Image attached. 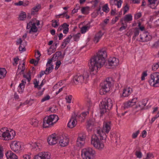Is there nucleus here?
Returning a JSON list of instances; mask_svg holds the SVG:
<instances>
[{"instance_id": "obj_59", "label": "nucleus", "mask_w": 159, "mask_h": 159, "mask_svg": "<svg viewBox=\"0 0 159 159\" xmlns=\"http://www.w3.org/2000/svg\"><path fill=\"white\" fill-rule=\"evenodd\" d=\"M92 121L91 120H89L87 122V126H88L89 127L92 125Z\"/></svg>"}, {"instance_id": "obj_5", "label": "nucleus", "mask_w": 159, "mask_h": 159, "mask_svg": "<svg viewBox=\"0 0 159 159\" xmlns=\"http://www.w3.org/2000/svg\"><path fill=\"white\" fill-rule=\"evenodd\" d=\"M102 140L100 139H99L97 134H93L91 137V144L96 149L101 150L104 147V144L102 141Z\"/></svg>"}, {"instance_id": "obj_50", "label": "nucleus", "mask_w": 159, "mask_h": 159, "mask_svg": "<svg viewBox=\"0 0 159 159\" xmlns=\"http://www.w3.org/2000/svg\"><path fill=\"white\" fill-rule=\"evenodd\" d=\"M50 98V96L49 95H48L43 98L41 100V102H43L45 101L49 100Z\"/></svg>"}, {"instance_id": "obj_55", "label": "nucleus", "mask_w": 159, "mask_h": 159, "mask_svg": "<svg viewBox=\"0 0 159 159\" xmlns=\"http://www.w3.org/2000/svg\"><path fill=\"white\" fill-rule=\"evenodd\" d=\"M62 26V28L66 29V28H68L69 26V25L67 24L66 23H64L63 24L61 25Z\"/></svg>"}, {"instance_id": "obj_25", "label": "nucleus", "mask_w": 159, "mask_h": 159, "mask_svg": "<svg viewBox=\"0 0 159 159\" xmlns=\"http://www.w3.org/2000/svg\"><path fill=\"white\" fill-rule=\"evenodd\" d=\"M32 147V149L34 150L39 151L40 150L41 146L40 143H35L33 145Z\"/></svg>"}, {"instance_id": "obj_58", "label": "nucleus", "mask_w": 159, "mask_h": 159, "mask_svg": "<svg viewBox=\"0 0 159 159\" xmlns=\"http://www.w3.org/2000/svg\"><path fill=\"white\" fill-rule=\"evenodd\" d=\"M159 46V40L155 42L152 46V47L157 48Z\"/></svg>"}, {"instance_id": "obj_56", "label": "nucleus", "mask_w": 159, "mask_h": 159, "mask_svg": "<svg viewBox=\"0 0 159 159\" xmlns=\"http://www.w3.org/2000/svg\"><path fill=\"white\" fill-rule=\"evenodd\" d=\"M142 15L141 13H139L136 14L135 16V19H138Z\"/></svg>"}, {"instance_id": "obj_41", "label": "nucleus", "mask_w": 159, "mask_h": 159, "mask_svg": "<svg viewBox=\"0 0 159 159\" xmlns=\"http://www.w3.org/2000/svg\"><path fill=\"white\" fill-rule=\"evenodd\" d=\"M158 0H148V2L149 3V4H148V6H149V5L152 4H155L156 2ZM159 2V0L157 5L158 4Z\"/></svg>"}, {"instance_id": "obj_6", "label": "nucleus", "mask_w": 159, "mask_h": 159, "mask_svg": "<svg viewBox=\"0 0 159 159\" xmlns=\"http://www.w3.org/2000/svg\"><path fill=\"white\" fill-rule=\"evenodd\" d=\"M54 60L55 59L54 58V57H52L51 59H48V61L46 64V66H49V64H50V66L47 67L46 70L44 71H41L40 72V74L38 75L39 77H41L44 74L48 75L51 73L52 70L53 69V65H52V63L51 64V63L52 62V60Z\"/></svg>"}, {"instance_id": "obj_23", "label": "nucleus", "mask_w": 159, "mask_h": 159, "mask_svg": "<svg viewBox=\"0 0 159 159\" xmlns=\"http://www.w3.org/2000/svg\"><path fill=\"white\" fill-rule=\"evenodd\" d=\"M84 139L80 137H78L76 141L77 145L79 147H82L84 143Z\"/></svg>"}, {"instance_id": "obj_20", "label": "nucleus", "mask_w": 159, "mask_h": 159, "mask_svg": "<svg viewBox=\"0 0 159 159\" xmlns=\"http://www.w3.org/2000/svg\"><path fill=\"white\" fill-rule=\"evenodd\" d=\"M103 33H102L101 31H99L95 35L93 39V41L95 43H97L99 41V39L103 35Z\"/></svg>"}, {"instance_id": "obj_53", "label": "nucleus", "mask_w": 159, "mask_h": 159, "mask_svg": "<svg viewBox=\"0 0 159 159\" xmlns=\"http://www.w3.org/2000/svg\"><path fill=\"white\" fill-rule=\"evenodd\" d=\"M135 155L137 157L140 158L142 157V153L140 152L136 151L135 152Z\"/></svg>"}, {"instance_id": "obj_22", "label": "nucleus", "mask_w": 159, "mask_h": 159, "mask_svg": "<svg viewBox=\"0 0 159 159\" xmlns=\"http://www.w3.org/2000/svg\"><path fill=\"white\" fill-rule=\"evenodd\" d=\"M26 84V80L25 79L22 80L21 83H20L18 86V91L20 93H21L23 92Z\"/></svg>"}, {"instance_id": "obj_35", "label": "nucleus", "mask_w": 159, "mask_h": 159, "mask_svg": "<svg viewBox=\"0 0 159 159\" xmlns=\"http://www.w3.org/2000/svg\"><path fill=\"white\" fill-rule=\"evenodd\" d=\"M31 124L34 126L37 127L38 126V121L36 119H32Z\"/></svg>"}, {"instance_id": "obj_45", "label": "nucleus", "mask_w": 159, "mask_h": 159, "mask_svg": "<svg viewBox=\"0 0 159 159\" xmlns=\"http://www.w3.org/2000/svg\"><path fill=\"white\" fill-rule=\"evenodd\" d=\"M72 95H69L66 97V99L67 100V102L68 103H70L71 102V101L72 99Z\"/></svg>"}, {"instance_id": "obj_29", "label": "nucleus", "mask_w": 159, "mask_h": 159, "mask_svg": "<svg viewBox=\"0 0 159 159\" xmlns=\"http://www.w3.org/2000/svg\"><path fill=\"white\" fill-rule=\"evenodd\" d=\"M26 17V15L25 12H22L19 15V19L20 20H25Z\"/></svg>"}, {"instance_id": "obj_63", "label": "nucleus", "mask_w": 159, "mask_h": 159, "mask_svg": "<svg viewBox=\"0 0 159 159\" xmlns=\"http://www.w3.org/2000/svg\"><path fill=\"white\" fill-rule=\"evenodd\" d=\"M32 25V22L30 21L28 23H27L26 29H29L30 28L31 29Z\"/></svg>"}, {"instance_id": "obj_14", "label": "nucleus", "mask_w": 159, "mask_h": 159, "mask_svg": "<svg viewBox=\"0 0 159 159\" xmlns=\"http://www.w3.org/2000/svg\"><path fill=\"white\" fill-rule=\"evenodd\" d=\"M111 121L104 122L103 123L102 129L105 133L108 134L110 131L111 129Z\"/></svg>"}, {"instance_id": "obj_7", "label": "nucleus", "mask_w": 159, "mask_h": 159, "mask_svg": "<svg viewBox=\"0 0 159 159\" xmlns=\"http://www.w3.org/2000/svg\"><path fill=\"white\" fill-rule=\"evenodd\" d=\"M84 154V157L83 158L85 159H93V155L95 154L94 150L91 148H89L87 149H83L82 151V156Z\"/></svg>"}, {"instance_id": "obj_11", "label": "nucleus", "mask_w": 159, "mask_h": 159, "mask_svg": "<svg viewBox=\"0 0 159 159\" xmlns=\"http://www.w3.org/2000/svg\"><path fill=\"white\" fill-rule=\"evenodd\" d=\"M96 130L98 134L97 136H98V137H99L101 140H106L107 138V135L104 132L102 129L100 127H98Z\"/></svg>"}, {"instance_id": "obj_37", "label": "nucleus", "mask_w": 159, "mask_h": 159, "mask_svg": "<svg viewBox=\"0 0 159 159\" xmlns=\"http://www.w3.org/2000/svg\"><path fill=\"white\" fill-rule=\"evenodd\" d=\"M26 45V42H25V44H20L19 47V50L20 51H25L26 50L25 48V46Z\"/></svg>"}, {"instance_id": "obj_24", "label": "nucleus", "mask_w": 159, "mask_h": 159, "mask_svg": "<svg viewBox=\"0 0 159 159\" xmlns=\"http://www.w3.org/2000/svg\"><path fill=\"white\" fill-rule=\"evenodd\" d=\"M7 71L4 68H0V79H3L6 76Z\"/></svg>"}, {"instance_id": "obj_15", "label": "nucleus", "mask_w": 159, "mask_h": 159, "mask_svg": "<svg viewBox=\"0 0 159 159\" xmlns=\"http://www.w3.org/2000/svg\"><path fill=\"white\" fill-rule=\"evenodd\" d=\"M58 136L57 137L54 136L53 134L48 137V143L50 145H53L56 144L57 142Z\"/></svg>"}, {"instance_id": "obj_49", "label": "nucleus", "mask_w": 159, "mask_h": 159, "mask_svg": "<svg viewBox=\"0 0 159 159\" xmlns=\"http://www.w3.org/2000/svg\"><path fill=\"white\" fill-rule=\"evenodd\" d=\"M37 55H38V56L37 57L36 54V53H35V57H36L37 60H38V61H39L40 60V57L41 56V54H40V52L38 50L37 51Z\"/></svg>"}, {"instance_id": "obj_1", "label": "nucleus", "mask_w": 159, "mask_h": 159, "mask_svg": "<svg viewBox=\"0 0 159 159\" xmlns=\"http://www.w3.org/2000/svg\"><path fill=\"white\" fill-rule=\"evenodd\" d=\"M107 56L106 48H102L90 60L89 63V69L92 72L98 70V68L101 67L105 62V59Z\"/></svg>"}, {"instance_id": "obj_12", "label": "nucleus", "mask_w": 159, "mask_h": 159, "mask_svg": "<svg viewBox=\"0 0 159 159\" xmlns=\"http://www.w3.org/2000/svg\"><path fill=\"white\" fill-rule=\"evenodd\" d=\"M34 159H50V156L48 153L41 152L35 155Z\"/></svg>"}, {"instance_id": "obj_8", "label": "nucleus", "mask_w": 159, "mask_h": 159, "mask_svg": "<svg viewBox=\"0 0 159 159\" xmlns=\"http://www.w3.org/2000/svg\"><path fill=\"white\" fill-rule=\"evenodd\" d=\"M151 80L149 81L150 84L154 87L159 86V75L158 73H155L151 75Z\"/></svg>"}, {"instance_id": "obj_30", "label": "nucleus", "mask_w": 159, "mask_h": 159, "mask_svg": "<svg viewBox=\"0 0 159 159\" xmlns=\"http://www.w3.org/2000/svg\"><path fill=\"white\" fill-rule=\"evenodd\" d=\"M53 57H54L55 60H56L59 57H60L61 58H63L64 56L62 55L61 52L60 51L57 52L53 55Z\"/></svg>"}, {"instance_id": "obj_44", "label": "nucleus", "mask_w": 159, "mask_h": 159, "mask_svg": "<svg viewBox=\"0 0 159 159\" xmlns=\"http://www.w3.org/2000/svg\"><path fill=\"white\" fill-rule=\"evenodd\" d=\"M61 64V62L60 61H57L56 63V66L55 67V70H57L59 68Z\"/></svg>"}, {"instance_id": "obj_52", "label": "nucleus", "mask_w": 159, "mask_h": 159, "mask_svg": "<svg viewBox=\"0 0 159 159\" xmlns=\"http://www.w3.org/2000/svg\"><path fill=\"white\" fill-rule=\"evenodd\" d=\"M14 61L15 62V63H13V65H15V64L16 65L18 64V61L19 60V57H16L15 58L13 59Z\"/></svg>"}, {"instance_id": "obj_27", "label": "nucleus", "mask_w": 159, "mask_h": 159, "mask_svg": "<svg viewBox=\"0 0 159 159\" xmlns=\"http://www.w3.org/2000/svg\"><path fill=\"white\" fill-rule=\"evenodd\" d=\"M12 154H15L13 153L11 151L7 152L5 154L7 159H11L14 158Z\"/></svg>"}, {"instance_id": "obj_61", "label": "nucleus", "mask_w": 159, "mask_h": 159, "mask_svg": "<svg viewBox=\"0 0 159 159\" xmlns=\"http://www.w3.org/2000/svg\"><path fill=\"white\" fill-rule=\"evenodd\" d=\"M89 8V7H83L81 9V12L82 13H83V14H85V11H86V9L87 8Z\"/></svg>"}, {"instance_id": "obj_42", "label": "nucleus", "mask_w": 159, "mask_h": 159, "mask_svg": "<svg viewBox=\"0 0 159 159\" xmlns=\"http://www.w3.org/2000/svg\"><path fill=\"white\" fill-rule=\"evenodd\" d=\"M52 25L54 27L56 28L59 25L57 24V22L56 20H52Z\"/></svg>"}, {"instance_id": "obj_31", "label": "nucleus", "mask_w": 159, "mask_h": 159, "mask_svg": "<svg viewBox=\"0 0 159 159\" xmlns=\"http://www.w3.org/2000/svg\"><path fill=\"white\" fill-rule=\"evenodd\" d=\"M70 40H69L68 38H66L64 40L62 44L61 45V47L62 48H64L66 46V45L70 42Z\"/></svg>"}, {"instance_id": "obj_33", "label": "nucleus", "mask_w": 159, "mask_h": 159, "mask_svg": "<svg viewBox=\"0 0 159 159\" xmlns=\"http://www.w3.org/2000/svg\"><path fill=\"white\" fill-rule=\"evenodd\" d=\"M56 48H55L53 45L51 46L49 48L48 50V52L49 53L48 54L50 55L52 53L56 51Z\"/></svg>"}, {"instance_id": "obj_46", "label": "nucleus", "mask_w": 159, "mask_h": 159, "mask_svg": "<svg viewBox=\"0 0 159 159\" xmlns=\"http://www.w3.org/2000/svg\"><path fill=\"white\" fill-rule=\"evenodd\" d=\"M159 67V65L158 63H156L155 65H153L152 67V70H156Z\"/></svg>"}, {"instance_id": "obj_21", "label": "nucleus", "mask_w": 159, "mask_h": 159, "mask_svg": "<svg viewBox=\"0 0 159 159\" xmlns=\"http://www.w3.org/2000/svg\"><path fill=\"white\" fill-rule=\"evenodd\" d=\"M133 90L129 88L124 89L122 93V96L126 97L129 96L132 92Z\"/></svg>"}, {"instance_id": "obj_64", "label": "nucleus", "mask_w": 159, "mask_h": 159, "mask_svg": "<svg viewBox=\"0 0 159 159\" xmlns=\"http://www.w3.org/2000/svg\"><path fill=\"white\" fill-rule=\"evenodd\" d=\"M147 132L145 130H144L142 132V136L143 138H145L146 136Z\"/></svg>"}, {"instance_id": "obj_47", "label": "nucleus", "mask_w": 159, "mask_h": 159, "mask_svg": "<svg viewBox=\"0 0 159 159\" xmlns=\"http://www.w3.org/2000/svg\"><path fill=\"white\" fill-rule=\"evenodd\" d=\"M123 8L124 10V14H125L129 9V7L128 6L127 4H126Z\"/></svg>"}, {"instance_id": "obj_9", "label": "nucleus", "mask_w": 159, "mask_h": 159, "mask_svg": "<svg viewBox=\"0 0 159 159\" xmlns=\"http://www.w3.org/2000/svg\"><path fill=\"white\" fill-rule=\"evenodd\" d=\"M58 139L59 141V144L61 147L67 146L69 142V139L66 137L61 135L58 136Z\"/></svg>"}, {"instance_id": "obj_28", "label": "nucleus", "mask_w": 159, "mask_h": 159, "mask_svg": "<svg viewBox=\"0 0 159 159\" xmlns=\"http://www.w3.org/2000/svg\"><path fill=\"white\" fill-rule=\"evenodd\" d=\"M134 35L133 36V39H135L136 37L139 35L140 31L139 28L137 27L134 28Z\"/></svg>"}, {"instance_id": "obj_3", "label": "nucleus", "mask_w": 159, "mask_h": 159, "mask_svg": "<svg viewBox=\"0 0 159 159\" xmlns=\"http://www.w3.org/2000/svg\"><path fill=\"white\" fill-rule=\"evenodd\" d=\"M100 112L102 115L107 112V110H111L112 107V101L110 98H104L101 102L100 105Z\"/></svg>"}, {"instance_id": "obj_34", "label": "nucleus", "mask_w": 159, "mask_h": 159, "mask_svg": "<svg viewBox=\"0 0 159 159\" xmlns=\"http://www.w3.org/2000/svg\"><path fill=\"white\" fill-rule=\"evenodd\" d=\"M114 2L116 5L117 6L118 8H120L121 7L122 1L121 0H114Z\"/></svg>"}, {"instance_id": "obj_54", "label": "nucleus", "mask_w": 159, "mask_h": 159, "mask_svg": "<svg viewBox=\"0 0 159 159\" xmlns=\"http://www.w3.org/2000/svg\"><path fill=\"white\" fill-rule=\"evenodd\" d=\"M139 133V130H138L137 131H136V132H135V133H134L132 135L133 138V139L136 138L137 137Z\"/></svg>"}, {"instance_id": "obj_2", "label": "nucleus", "mask_w": 159, "mask_h": 159, "mask_svg": "<svg viewBox=\"0 0 159 159\" xmlns=\"http://www.w3.org/2000/svg\"><path fill=\"white\" fill-rule=\"evenodd\" d=\"M113 81L111 77H108L100 84L101 88L100 90V93L101 95L105 94L110 91L112 83Z\"/></svg>"}, {"instance_id": "obj_17", "label": "nucleus", "mask_w": 159, "mask_h": 159, "mask_svg": "<svg viewBox=\"0 0 159 159\" xmlns=\"http://www.w3.org/2000/svg\"><path fill=\"white\" fill-rule=\"evenodd\" d=\"M73 80L76 84L81 83L84 81V77L81 75H76L74 77Z\"/></svg>"}, {"instance_id": "obj_48", "label": "nucleus", "mask_w": 159, "mask_h": 159, "mask_svg": "<svg viewBox=\"0 0 159 159\" xmlns=\"http://www.w3.org/2000/svg\"><path fill=\"white\" fill-rule=\"evenodd\" d=\"M38 30L37 28H31L29 31V33H31V32L34 33L38 31Z\"/></svg>"}, {"instance_id": "obj_36", "label": "nucleus", "mask_w": 159, "mask_h": 159, "mask_svg": "<svg viewBox=\"0 0 159 159\" xmlns=\"http://www.w3.org/2000/svg\"><path fill=\"white\" fill-rule=\"evenodd\" d=\"M90 27V26H87L85 25L83 26L81 28V33H84L87 30V29H89Z\"/></svg>"}, {"instance_id": "obj_19", "label": "nucleus", "mask_w": 159, "mask_h": 159, "mask_svg": "<svg viewBox=\"0 0 159 159\" xmlns=\"http://www.w3.org/2000/svg\"><path fill=\"white\" fill-rule=\"evenodd\" d=\"M15 135V133H14V135L13 136L11 137V135L9 132L8 130H7V131L5 132H4L2 134V136L3 138H4V140H11L13 138L14 136Z\"/></svg>"}, {"instance_id": "obj_40", "label": "nucleus", "mask_w": 159, "mask_h": 159, "mask_svg": "<svg viewBox=\"0 0 159 159\" xmlns=\"http://www.w3.org/2000/svg\"><path fill=\"white\" fill-rule=\"evenodd\" d=\"M39 61L35 60L34 59H32L30 61V63L32 64H34V65L36 66L37 65Z\"/></svg>"}, {"instance_id": "obj_57", "label": "nucleus", "mask_w": 159, "mask_h": 159, "mask_svg": "<svg viewBox=\"0 0 159 159\" xmlns=\"http://www.w3.org/2000/svg\"><path fill=\"white\" fill-rule=\"evenodd\" d=\"M147 73L146 71L144 72L142 74L141 77V80H144L145 79V77L147 76Z\"/></svg>"}, {"instance_id": "obj_26", "label": "nucleus", "mask_w": 159, "mask_h": 159, "mask_svg": "<svg viewBox=\"0 0 159 159\" xmlns=\"http://www.w3.org/2000/svg\"><path fill=\"white\" fill-rule=\"evenodd\" d=\"M125 22H128L131 21L132 20V17L131 14L126 15L123 18Z\"/></svg>"}, {"instance_id": "obj_38", "label": "nucleus", "mask_w": 159, "mask_h": 159, "mask_svg": "<svg viewBox=\"0 0 159 159\" xmlns=\"http://www.w3.org/2000/svg\"><path fill=\"white\" fill-rule=\"evenodd\" d=\"M102 10L106 13L109 11V8L108 7L107 4H105L102 7Z\"/></svg>"}, {"instance_id": "obj_32", "label": "nucleus", "mask_w": 159, "mask_h": 159, "mask_svg": "<svg viewBox=\"0 0 159 159\" xmlns=\"http://www.w3.org/2000/svg\"><path fill=\"white\" fill-rule=\"evenodd\" d=\"M134 105L133 102H132L130 101H129L124 103V107L128 108V107H131Z\"/></svg>"}, {"instance_id": "obj_18", "label": "nucleus", "mask_w": 159, "mask_h": 159, "mask_svg": "<svg viewBox=\"0 0 159 159\" xmlns=\"http://www.w3.org/2000/svg\"><path fill=\"white\" fill-rule=\"evenodd\" d=\"M12 150L15 152L18 151L20 148V145L16 141H13L10 145Z\"/></svg>"}, {"instance_id": "obj_16", "label": "nucleus", "mask_w": 159, "mask_h": 159, "mask_svg": "<svg viewBox=\"0 0 159 159\" xmlns=\"http://www.w3.org/2000/svg\"><path fill=\"white\" fill-rule=\"evenodd\" d=\"M76 116L74 117L72 116L70 121H69L67 126L68 127L70 128H72L75 126L77 124V121L76 120Z\"/></svg>"}, {"instance_id": "obj_13", "label": "nucleus", "mask_w": 159, "mask_h": 159, "mask_svg": "<svg viewBox=\"0 0 159 159\" xmlns=\"http://www.w3.org/2000/svg\"><path fill=\"white\" fill-rule=\"evenodd\" d=\"M140 39L143 42H147L150 40L152 39V37L145 32H143L140 34Z\"/></svg>"}, {"instance_id": "obj_60", "label": "nucleus", "mask_w": 159, "mask_h": 159, "mask_svg": "<svg viewBox=\"0 0 159 159\" xmlns=\"http://www.w3.org/2000/svg\"><path fill=\"white\" fill-rule=\"evenodd\" d=\"M125 25H124V26H122L119 28V30L122 31L123 30H125L127 26V24H125Z\"/></svg>"}, {"instance_id": "obj_39", "label": "nucleus", "mask_w": 159, "mask_h": 159, "mask_svg": "<svg viewBox=\"0 0 159 159\" xmlns=\"http://www.w3.org/2000/svg\"><path fill=\"white\" fill-rule=\"evenodd\" d=\"M80 36V34L78 33V34L73 35L74 39L75 41H77L78 39H79Z\"/></svg>"}, {"instance_id": "obj_4", "label": "nucleus", "mask_w": 159, "mask_h": 159, "mask_svg": "<svg viewBox=\"0 0 159 159\" xmlns=\"http://www.w3.org/2000/svg\"><path fill=\"white\" fill-rule=\"evenodd\" d=\"M59 117L56 115H51L45 117L43 120V127H51L58 120Z\"/></svg>"}, {"instance_id": "obj_51", "label": "nucleus", "mask_w": 159, "mask_h": 159, "mask_svg": "<svg viewBox=\"0 0 159 159\" xmlns=\"http://www.w3.org/2000/svg\"><path fill=\"white\" fill-rule=\"evenodd\" d=\"M41 7V6L40 5L36 6L32 9V10H34L35 12H38L39 9Z\"/></svg>"}, {"instance_id": "obj_43", "label": "nucleus", "mask_w": 159, "mask_h": 159, "mask_svg": "<svg viewBox=\"0 0 159 159\" xmlns=\"http://www.w3.org/2000/svg\"><path fill=\"white\" fill-rule=\"evenodd\" d=\"M29 77H28V75H25L24 73L23 74V77L24 78H26L28 80L29 82L31 80V76L30 74H28Z\"/></svg>"}, {"instance_id": "obj_62", "label": "nucleus", "mask_w": 159, "mask_h": 159, "mask_svg": "<svg viewBox=\"0 0 159 159\" xmlns=\"http://www.w3.org/2000/svg\"><path fill=\"white\" fill-rule=\"evenodd\" d=\"M23 2L22 1H19L18 2L15 3V4L16 6L23 5Z\"/></svg>"}, {"instance_id": "obj_10", "label": "nucleus", "mask_w": 159, "mask_h": 159, "mask_svg": "<svg viewBox=\"0 0 159 159\" xmlns=\"http://www.w3.org/2000/svg\"><path fill=\"white\" fill-rule=\"evenodd\" d=\"M119 64V60L117 59L115 57H113L112 58H110L108 61V63L107 65H106L107 67L110 68L112 67H115L118 65Z\"/></svg>"}]
</instances>
